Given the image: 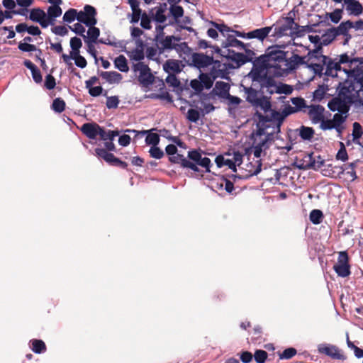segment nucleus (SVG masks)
<instances>
[{
  "label": "nucleus",
  "instance_id": "obj_1",
  "mask_svg": "<svg viewBox=\"0 0 363 363\" xmlns=\"http://www.w3.org/2000/svg\"><path fill=\"white\" fill-rule=\"evenodd\" d=\"M185 24H156L157 33L155 40L162 45V50H175L178 43L186 37L182 33L183 30L196 33L191 27L184 26Z\"/></svg>",
  "mask_w": 363,
  "mask_h": 363
},
{
  "label": "nucleus",
  "instance_id": "obj_2",
  "mask_svg": "<svg viewBox=\"0 0 363 363\" xmlns=\"http://www.w3.org/2000/svg\"><path fill=\"white\" fill-rule=\"evenodd\" d=\"M203 152L201 149H192L188 152L187 159L189 164L186 165V169H190L194 172H199L200 169L198 166L205 168L206 173L211 172L212 162L207 157H202Z\"/></svg>",
  "mask_w": 363,
  "mask_h": 363
},
{
  "label": "nucleus",
  "instance_id": "obj_3",
  "mask_svg": "<svg viewBox=\"0 0 363 363\" xmlns=\"http://www.w3.org/2000/svg\"><path fill=\"white\" fill-rule=\"evenodd\" d=\"M132 69L134 72H139L138 81L143 87L147 88L154 84L156 77L147 65L143 62L133 63Z\"/></svg>",
  "mask_w": 363,
  "mask_h": 363
},
{
  "label": "nucleus",
  "instance_id": "obj_4",
  "mask_svg": "<svg viewBox=\"0 0 363 363\" xmlns=\"http://www.w3.org/2000/svg\"><path fill=\"white\" fill-rule=\"evenodd\" d=\"M286 46V45H281L268 48L266 52L268 61H273L278 63L288 62V59L286 58V52L280 49L285 48Z\"/></svg>",
  "mask_w": 363,
  "mask_h": 363
},
{
  "label": "nucleus",
  "instance_id": "obj_5",
  "mask_svg": "<svg viewBox=\"0 0 363 363\" xmlns=\"http://www.w3.org/2000/svg\"><path fill=\"white\" fill-rule=\"evenodd\" d=\"M335 37L340 35L345 37L343 45L348 43L352 36L349 33L350 28H354L355 30H363V24H339L337 27H332Z\"/></svg>",
  "mask_w": 363,
  "mask_h": 363
},
{
  "label": "nucleus",
  "instance_id": "obj_6",
  "mask_svg": "<svg viewBox=\"0 0 363 363\" xmlns=\"http://www.w3.org/2000/svg\"><path fill=\"white\" fill-rule=\"evenodd\" d=\"M96 9L91 5H85L84 11L78 12V23H97Z\"/></svg>",
  "mask_w": 363,
  "mask_h": 363
},
{
  "label": "nucleus",
  "instance_id": "obj_7",
  "mask_svg": "<svg viewBox=\"0 0 363 363\" xmlns=\"http://www.w3.org/2000/svg\"><path fill=\"white\" fill-rule=\"evenodd\" d=\"M223 58L230 61L234 65L235 69L240 68L245 64L247 63L248 59L242 52H235L231 49H227L226 55H223Z\"/></svg>",
  "mask_w": 363,
  "mask_h": 363
},
{
  "label": "nucleus",
  "instance_id": "obj_8",
  "mask_svg": "<svg viewBox=\"0 0 363 363\" xmlns=\"http://www.w3.org/2000/svg\"><path fill=\"white\" fill-rule=\"evenodd\" d=\"M191 65L197 69L206 68L211 65L213 56L207 55L201 52H194L192 54Z\"/></svg>",
  "mask_w": 363,
  "mask_h": 363
},
{
  "label": "nucleus",
  "instance_id": "obj_9",
  "mask_svg": "<svg viewBox=\"0 0 363 363\" xmlns=\"http://www.w3.org/2000/svg\"><path fill=\"white\" fill-rule=\"evenodd\" d=\"M101 129L102 126L96 123L92 122L84 123L81 126L80 130L88 138L95 140L97 136H99L100 133H101Z\"/></svg>",
  "mask_w": 363,
  "mask_h": 363
},
{
  "label": "nucleus",
  "instance_id": "obj_10",
  "mask_svg": "<svg viewBox=\"0 0 363 363\" xmlns=\"http://www.w3.org/2000/svg\"><path fill=\"white\" fill-rule=\"evenodd\" d=\"M318 350L321 354L335 359H344V356L340 353L338 348L333 345L323 343L318 346Z\"/></svg>",
  "mask_w": 363,
  "mask_h": 363
},
{
  "label": "nucleus",
  "instance_id": "obj_11",
  "mask_svg": "<svg viewBox=\"0 0 363 363\" xmlns=\"http://www.w3.org/2000/svg\"><path fill=\"white\" fill-rule=\"evenodd\" d=\"M136 44L138 46L131 52L127 51L125 45L123 47L122 51L125 52L131 60L142 62L141 61L145 58L143 50L144 44L141 39H138L136 40Z\"/></svg>",
  "mask_w": 363,
  "mask_h": 363
},
{
  "label": "nucleus",
  "instance_id": "obj_12",
  "mask_svg": "<svg viewBox=\"0 0 363 363\" xmlns=\"http://www.w3.org/2000/svg\"><path fill=\"white\" fill-rule=\"evenodd\" d=\"M308 115L311 116V122L317 124L324 120L325 108L320 104H311L308 106Z\"/></svg>",
  "mask_w": 363,
  "mask_h": 363
},
{
  "label": "nucleus",
  "instance_id": "obj_13",
  "mask_svg": "<svg viewBox=\"0 0 363 363\" xmlns=\"http://www.w3.org/2000/svg\"><path fill=\"white\" fill-rule=\"evenodd\" d=\"M275 24H272V26H265L260 28H257L251 31L247 32V37L249 39H257L261 41L264 40L268 35L271 34L273 26Z\"/></svg>",
  "mask_w": 363,
  "mask_h": 363
},
{
  "label": "nucleus",
  "instance_id": "obj_14",
  "mask_svg": "<svg viewBox=\"0 0 363 363\" xmlns=\"http://www.w3.org/2000/svg\"><path fill=\"white\" fill-rule=\"evenodd\" d=\"M230 86L228 83L223 81H217L211 94L220 99H224L230 93Z\"/></svg>",
  "mask_w": 363,
  "mask_h": 363
},
{
  "label": "nucleus",
  "instance_id": "obj_15",
  "mask_svg": "<svg viewBox=\"0 0 363 363\" xmlns=\"http://www.w3.org/2000/svg\"><path fill=\"white\" fill-rule=\"evenodd\" d=\"M226 39L221 43V47L224 49H230L229 48H235L239 50L245 48V44L241 40H238L233 34H225Z\"/></svg>",
  "mask_w": 363,
  "mask_h": 363
},
{
  "label": "nucleus",
  "instance_id": "obj_16",
  "mask_svg": "<svg viewBox=\"0 0 363 363\" xmlns=\"http://www.w3.org/2000/svg\"><path fill=\"white\" fill-rule=\"evenodd\" d=\"M163 70L168 74L180 73L182 71L181 61L173 59L167 60L163 65Z\"/></svg>",
  "mask_w": 363,
  "mask_h": 363
},
{
  "label": "nucleus",
  "instance_id": "obj_17",
  "mask_svg": "<svg viewBox=\"0 0 363 363\" xmlns=\"http://www.w3.org/2000/svg\"><path fill=\"white\" fill-rule=\"evenodd\" d=\"M294 24H281L279 27H273L272 31L269 35L270 37L275 38H280L284 36H288L291 38V33L292 32V27Z\"/></svg>",
  "mask_w": 363,
  "mask_h": 363
},
{
  "label": "nucleus",
  "instance_id": "obj_18",
  "mask_svg": "<svg viewBox=\"0 0 363 363\" xmlns=\"http://www.w3.org/2000/svg\"><path fill=\"white\" fill-rule=\"evenodd\" d=\"M97 73L102 79L111 84H118L123 79V76L116 71H101L98 69Z\"/></svg>",
  "mask_w": 363,
  "mask_h": 363
},
{
  "label": "nucleus",
  "instance_id": "obj_19",
  "mask_svg": "<svg viewBox=\"0 0 363 363\" xmlns=\"http://www.w3.org/2000/svg\"><path fill=\"white\" fill-rule=\"evenodd\" d=\"M167 10V3L160 4L158 6H156L151 10L152 16L156 23H164L167 19V16L164 13Z\"/></svg>",
  "mask_w": 363,
  "mask_h": 363
},
{
  "label": "nucleus",
  "instance_id": "obj_20",
  "mask_svg": "<svg viewBox=\"0 0 363 363\" xmlns=\"http://www.w3.org/2000/svg\"><path fill=\"white\" fill-rule=\"evenodd\" d=\"M344 6L350 14L359 16L363 11L362 4L357 0H345Z\"/></svg>",
  "mask_w": 363,
  "mask_h": 363
},
{
  "label": "nucleus",
  "instance_id": "obj_21",
  "mask_svg": "<svg viewBox=\"0 0 363 363\" xmlns=\"http://www.w3.org/2000/svg\"><path fill=\"white\" fill-rule=\"evenodd\" d=\"M95 155L100 158H102L108 164L114 166L118 157H116L113 153L107 152L104 148L96 147L94 150Z\"/></svg>",
  "mask_w": 363,
  "mask_h": 363
},
{
  "label": "nucleus",
  "instance_id": "obj_22",
  "mask_svg": "<svg viewBox=\"0 0 363 363\" xmlns=\"http://www.w3.org/2000/svg\"><path fill=\"white\" fill-rule=\"evenodd\" d=\"M156 129L155 128H152L150 130H143L141 132H138V133H140L141 136L146 135L145 143L147 145L155 146L157 145L160 143V135L152 133Z\"/></svg>",
  "mask_w": 363,
  "mask_h": 363
},
{
  "label": "nucleus",
  "instance_id": "obj_23",
  "mask_svg": "<svg viewBox=\"0 0 363 363\" xmlns=\"http://www.w3.org/2000/svg\"><path fill=\"white\" fill-rule=\"evenodd\" d=\"M322 62H323V67H325L324 72L325 77H331L333 78L337 77V73L335 72V60L327 56L323 57Z\"/></svg>",
  "mask_w": 363,
  "mask_h": 363
},
{
  "label": "nucleus",
  "instance_id": "obj_24",
  "mask_svg": "<svg viewBox=\"0 0 363 363\" xmlns=\"http://www.w3.org/2000/svg\"><path fill=\"white\" fill-rule=\"evenodd\" d=\"M213 26H216L217 29L219 30V32L225 37V33H233V35L236 37H240L242 38L249 39L247 34V33H245L242 31L235 30L230 29L229 27L227 26V24H212Z\"/></svg>",
  "mask_w": 363,
  "mask_h": 363
},
{
  "label": "nucleus",
  "instance_id": "obj_25",
  "mask_svg": "<svg viewBox=\"0 0 363 363\" xmlns=\"http://www.w3.org/2000/svg\"><path fill=\"white\" fill-rule=\"evenodd\" d=\"M267 74V72L264 71V69L261 67H255L251 69L247 77L250 78L253 82V85H255V83L257 82L259 84Z\"/></svg>",
  "mask_w": 363,
  "mask_h": 363
},
{
  "label": "nucleus",
  "instance_id": "obj_26",
  "mask_svg": "<svg viewBox=\"0 0 363 363\" xmlns=\"http://www.w3.org/2000/svg\"><path fill=\"white\" fill-rule=\"evenodd\" d=\"M132 10L130 23H138L140 16L143 13L142 10L140 9V2L138 0H128Z\"/></svg>",
  "mask_w": 363,
  "mask_h": 363
},
{
  "label": "nucleus",
  "instance_id": "obj_27",
  "mask_svg": "<svg viewBox=\"0 0 363 363\" xmlns=\"http://www.w3.org/2000/svg\"><path fill=\"white\" fill-rule=\"evenodd\" d=\"M296 132H298L299 137L305 141H311L315 134V130L312 127L303 125L296 129Z\"/></svg>",
  "mask_w": 363,
  "mask_h": 363
},
{
  "label": "nucleus",
  "instance_id": "obj_28",
  "mask_svg": "<svg viewBox=\"0 0 363 363\" xmlns=\"http://www.w3.org/2000/svg\"><path fill=\"white\" fill-rule=\"evenodd\" d=\"M174 50L178 53L179 56L184 60L186 57L190 56L192 57V54L194 53L192 49L189 47L186 42L178 43Z\"/></svg>",
  "mask_w": 363,
  "mask_h": 363
},
{
  "label": "nucleus",
  "instance_id": "obj_29",
  "mask_svg": "<svg viewBox=\"0 0 363 363\" xmlns=\"http://www.w3.org/2000/svg\"><path fill=\"white\" fill-rule=\"evenodd\" d=\"M29 19L35 23H48L46 13L40 9H33L30 12Z\"/></svg>",
  "mask_w": 363,
  "mask_h": 363
},
{
  "label": "nucleus",
  "instance_id": "obj_30",
  "mask_svg": "<svg viewBox=\"0 0 363 363\" xmlns=\"http://www.w3.org/2000/svg\"><path fill=\"white\" fill-rule=\"evenodd\" d=\"M29 347L35 354H42L46 351L45 343L40 339H32L29 342Z\"/></svg>",
  "mask_w": 363,
  "mask_h": 363
},
{
  "label": "nucleus",
  "instance_id": "obj_31",
  "mask_svg": "<svg viewBox=\"0 0 363 363\" xmlns=\"http://www.w3.org/2000/svg\"><path fill=\"white\" fill-rule=\"evenodd\" d=\"M114 67L122 72H128L129 71V67L128 60L123 55H120L116 57L113 60Z\"/></svg>",
  "mask_w": 363,
  "mask_h": 363
},
{
  "label": "nucleus",
  "instance_id": "obj_32",
  "mask_svg": "<svg viewBox=\"0 0 363 363\" xmlns=\"http://www.w3.org/2000/svg\"><path fill=\"white\" fill-rule=\"evenodd\" d=\"M270 99V96H264L263 94L262 96H260L259 100L258 101L257 105L255 106V107H259L264 113L272 112L273 109H272V103Z\"/></svg>",
  "mask_w": 363,
  "mask_h": 363
},
{
  "label": "nucleus",
  "instance_id": "obj_33",
  "mask_svg": "<svg viewBox=\"0 0 363 363\" xmlns=\"http://www.w3.org/2000/svg\"><path fill=\"white\" fill-rule=\"evenodd\" d=\"M145 98L150 99L165 100L168 103L173 102V97L167 91H160L159 94L151 93L149 94H146L145 95Z\"/></svg>",
  "mask_w": 363,
  "mask_h": 363
},
{
  "label": "nucleus",
  "instance_id": "obj_34",
  "mask_svg": "<svg viewBox=\"0 0 363 363\" xmlns=\"http://www.w3.org/2000/svg\"><path fill=\"white\" fill-rule=\"evenodd\" d=\"M166 83L169 86L172 87L175 91H182L184 87L181 84V82L176 77V74H169L165 79Z\"/></svg>",
  "mask_w": 363,
  "mask_h": 363
},
{
  "label": "nucleus",
  "instance_id": "obj_35",
  "mask_svg": "<svg viewBox=\"0 0 363 363\" xmlns=\"http://www.w3.org/2000/svg\"><path fill=\"white\" fill-rule=\"evenodd\" d=\"M99 137L101 140L106 141H113L116 136H118L121 131L118 130H106L104 127L101 130Z\"/></svg>",
  "mask_w": 363,
  "mask_h": 363
},
{
  "label": "nucleus",
  "instance_id": "obj_36",
  "mask_svg": "<svg viewBox=\"0 0 363 363\" xmlns=\"http://www.w3.org/2000/svg\"><path fill=\"white\" fill-rule=\"evenodd\" d=\"M255 116H256L259 122L267 124V123L274 122L276 119H277V111L272 110V112H270V116L264 115L259 111H257L255 113Z\"/></svg>",
  "mask_w": 363,
  "mask_h": 363
},
{
  "label": "nucleus",
  "instance_id": "obj_37",
  "mask_svg": "<svg viewBox=\"0 0 363 363\" xmlns=\"http://www.w3.org/2000/svg\"><path fill=\"white\" fill-rule=\"evenodd\" d=\"M62 9L58 5L50 6L48 9V13L46 14L47 22L53 23L55 18L62 15Z\"/></svg>",
  "mask_w": 363,
  "mask_h": 363
},
{
  "label": "nucleus",
  "instance_id": "obj_38",
  "mask_svg": "<svg viewBox=\"0 0 363 363\" xmlns=\"http://www.w3.org/2000/svg\"><path fill=\"white\" fill-rule=\"evenodd\" d=\"M264 91L257 90L255 89H252L250 92L247 94V95L245 97V100L247 102L250 104L252 106L255 107V105H257L258 101L260 99V96L263 95Z\"/></svg>",
  "mask_w": 363,
  "mask_h": 363
},
{
  "label": "nucleus",
  "instance_id": "obj_39",
  "mask_svg": "<svg viewBox=\"0 0 363 363\" xmlns=\"http://www.w3.org/2000/svg\"><path fill=\"white\" fill-rule=\"evenodd\" d=\"M96 24H84L86 27H88L86 40L88 42L96 43L100 35L99 28L95 27Z\"/></svg>",
  "mask_w": 363,
  "mask_h": 363
},
{
  "label": "nucleus",
  "instance_id": "obj_40",
  "mask_svg": "<svg viewBox=\"0 0 363 363\" xmlns=\"http://www.w3.org/2000/svg\"><path fill=\"white\" fill-rule=\"evenodd\" d=\"M328 90L329 86L328 84H322L318 85V88L313 92V99L318 102L321 101Z\"/></svg>",
  "mask_w": 363,
  "mask_h": 363
},
{
  "label": "nucleus",
  "instance_id": "obj_41",
  "mask_svg": "<svg viewBox=\"0 0 363 363\" xmlns=\"http://www.w3.org/2000/svg\"><path fill=\"white\" fill-rule=\"evenodd\" d=\"M334 271L342 278L348 277L351 274L350 264H335L333 266Z\"/></svg>",
  "mask_w": 363,
  "mask_h": 363
},
{
  "label": "nucleus",
  "instance_id": "obj_42",
  "mask_svg": "<svg viewBox=\"0 0 363 363\" xmlns=\"http://www.w3.org/2000/svg\"><path fill=\"white\" fill-rule=\"evenodd\" d=\"M235 67L233 63L230 62H224L223 64V67L218 69V78H220L225 80H230V77L229 76V70L234 69Z\"/></svg>",
  "mask_w": 363,
  "mask_h": 363
},
{
  "label": "nucleus",
  "instance_id": "obj_43",
  "mask_svg": "<svg viewBox=\"0 0 363 363\" xmlns=\"http://www.w3.org/2000/svg\"><path fill=\"white\" fill-rule=\"evenodd\" d=\"M169 161L172 164H178L184 168L186 169V165L189 164L187 158L184 157L183 155L177 153L176 155H169Z\"/></svg>",
  "mask_w": 363,
  "mask_h": 363
},
{
  "label": "nucleus",
  "instance_id": "obj_44",
  "mask_svg": "<svg viewBox=\"0 0 363 363\" xmlns=\"http://www.w3.org/2000/svg\"><path fill=\"white\" fill-rule=\"evenodd\" d=\"M321 38L324 46H328L336 38L333 28L321 30Z\"/></svg>",
  "mask_w": 363,
  "mask_h": 363
},
{
  "label": "nucleus",
  "instance_id": "obj_45",
  "mask_svg": "<svg viewBox=\"0 0 363 363\" xmlns=\"http://www.w3.org/2000/svg\"><path fill=\"white\" fill-rule=\"evenodd\" d=\"M291 33V39L288 42L287 45H290L297 38H301L305 35L306 30L303 29V26L300 24H294L292 27V32Z\"/></svg>",
  "mask_w": 363,
  "mask_h": 363
},
{
  "label": "nucleus",
  "instance_id": "obj_46",
  "mask_svg": "<svg viewBox=\"0 0 363 363\" xmlns=\"http://www.w3.org/2000/svg\"><path fill=\"white\" fill-rule=\"evenodd\" d=\"M306 57H302L297 54H294L289 60H288V62L286 63L287 65L289 64L290 68L291 69H296L300 65H304L306 66L308 62L305 61Z\"/></svg>",
  "mask_w": 363,
  "mask_h": 363
},
{
  "label": "nucleus",
  "instance_id": "obj_47",
  "mask_svg": "<svg viewBox=\"0 0 363 363\" xmlns=\"http://www.w3.org/2000/svg\"><path fill=\"white\" fill-rule=\"evenodd\" d=\"M256 130L251 133L250 138L251 140H255V136L262 137L267 134L266 130L270 128V125L268 124H264L260 122L257 123L256 124Z\"/></svg>",
  "mask_w": 363,
  "mask_h": 363
},
{
  "label": "nucleus",
  "instance_id": "obj_48",
  "mask_svg": "<svg viewBox=\"0 0 363 363\" xmlns=\"http://www.w3.org/2000/svg\"><path fill=\"white\" fill-rule=\"evenodd\" d=\"M341 64H353L355 62H359L360 65H363V57H352L347 53H343L340 55V59L338 60Z\"/></svg>",
  "mask_w": 363,
  "mask_h": 363
},
{
  "label": "nucleus",
  "instance_id": "obj_49",
  "mask_svg": "<svg viewBox=\"0 0 363 363\" xmlns=\"http://www.w3.org/2000/svg\"><path fill=\"white\" fill-rule=\"evenodd\" d=\"M260 86V90L263 91L264 89L267 88H273V86H276L277 82L274 79V76L267 74L263 79L259 83Z\"/></svg>",
  "mask_w": 363,
  "mask_h": 363
},
{
  "label": "nucleus",
  "instance_id": "obj_50",
  "mask_svg": "<svg viewBox=\"0 0 363 363\" xmlns=\"http://www.w3.org/2000/svg\"><path fill=\"white\" fill-rule=\"evenodd\" d=\"M169 13L176 21V23H179L177 20L183 16L184 9L181 6L172 4L169 9Z\"/></svg>",
  "mask_w": 363,
  "mask_h": 363
},
{
  "label": "nucleus",
  "instance_id": "obj_51",
  "mask_svg": "<svg viewBox=\"0 0 363 363\" xmlns=\"http://www.w3.org/2000/svg\"><path fill=\"white\" fill-rule=\"evenodd\" d=\"M199 79H200L202 86H203V89H210L214 83V79H212L211 76L208 75L207 72H201L199 75Z\"/></svg>",
  "mask_w": 363,
  "mask_h": 363
},
{
  "label": "nucleus",
  "instance_id": "obj_52",
  "mask_svg": "<svg viewBox=\"0 0 363 363\" xmlns=\"http://www.w3.org/2000/svg\"><path fill=\"white\" fill-rule=\"evenodd\" d=\"M291 102L294 105V107L296 112L301 111L303 108L309 106H307L306 100L301 96L291 98Z\"/></svg>",
  "mask_w": 363,
  "mask_h": 363
},
{
  "label": "nucleus",
  "instance_id": "obj_53",
  "mask_svg": "<svg viewBox=\"0 0 363 363\" xmlns=\"http://www.w3.org/2000/svg\"><path fill=\"white\" fill-rule=\"evenodd\" d=\"M323 218V213L321 210L313 209L309 215L310 221L314 225L320 224Z\"/></svg>",
  "mask_w": 363,
  "mask_h": 363
},
{
  "label": "nucleus",
  "instance_id": "obj_54",
  "mask_svg": "<svg viewBox=\"0 0 363 363\" xmlns=\"http://www.w3.org/2000/svg\"><path fill=\"white\" fill-rule=\"evenodd\" d=\"M353 130H352V137L353 142L354 143L359 144V140L362 138L363 135V130L362 125L358 122H354L352 125Z\"/></svg>",
  "mask_w": 363,
  "mask_h": 363
},
{
  "label": "nucleus",
  "instance_id": "obj_55",
  "mask_svg": "<svg viewBox=\"0 0 363 363\" xmlns=\"http://www.w3.org/2000/svg\"><path fill=\"white\" fill-rule=\"evenodd\" d=\"M306 67L310 69L315 75L322 77L324 75L323 72V62L322 64L320 63H308L306 64Z\"/></svg>",
  "mask_w": 363,
  "mask_h": 363
},
{
  "label": "nucleus",
  "instance_id": "obj_56",
  "mask_svg": "<svg viewBox=\"0 0 363 363\" xmlns=\"http://www.w3.org/2000/svg\"><path fill=\"white\" fill-rule=\"evenodd\" d=\"M66 104L65 101L58 97L53 100L52 104L51 105L52 109L55 112L60 113L63 112L65 109Z\"/></svg>",
  "mask_w": 363,
  "mask_h": 363
},
{
  "label": "nucleus",
  "instance_id": "obj_57",
  "mask_svg": "<svg viewBox=\"0 0 363 363\" xmlns=\"http://www.w3.org/2000/svg\"><path fill=\"white\" fill-rule=\"evenodd\" d=\"M86 89H88L89 95L92 97H97L101 95L106 96L108 93L107 91L104 90L101 86H91L89 87H86Z\"/></svg>",
  "mask_w": 363,
  "mask_h": 363
},
{
  "label": "nucleus",
  "instance_id": "obj_58",
  "mask_svg": "<svg viewBox=\"0 0 363 363\" xmlns=\"http://www.w3.org/2000/svg\"><path fill=\"white\" fill-rule=\"evenodd\" d=\"M297 353L296 348L290 347L283 350L282 352H279L278 356L279 359H290L294 357Z\"/></svg>",
  "mask_w": 363,
  "mask_h": 363
},
{
  "label": "nucleus",
  "instance_id": "obj_59",
  "mask_svg": "<svg viewBox=\"0 0 363 363\" xmlns=\"http://www.w3.org/2000/svg\"><path fill=\"white\" fill-rule=\"evenodd\" d=\"M293 86L291 85L284 84L282 82L277 83V94H284L286 95L291 94L293 92Z\"/></svg>",
  "mask_w": 363,
  "mask_h": 363
},
{
  "label": "nucleus",
  "instance_id": "obj_60",
  "mask_svg": "<svg viewBox=\"0 0 363 363\" xmlns=\"http://www.w3.org/2000/svg\"><path fill=\"white\" fill-rule=\"evenodd\" d=\"M295 113H297L294 108V107L291 106L289 104L285 105L284 109L281 112H279L277 111V116L282 119L283 121H285V119L289 116L291 114H294Z\"/></svg>",
  "mask_w": 363,
  "mask_h": 363
},
{
  "label": "nucleus",
  "instance_id": "obj_61",
  "mask_svg": "<svg viewBox=\"0 0 363 363\" xmlns=\"http://www.w3.org/2000/svg\"><path fill=\"white\" fill-rule=\"evenodd\" d=\"M252 355L256 363H264L268 357V353L260 349L256 350Z\"/></svg>",
  "mask_w": 363,
  "mask_h": 363
},
{
  "label": "nucleus",
  "instance_id": "obj_62",
  "mask_svg": "<svg viewBox=\"0 0 363 363\" xmlns=\"http://www.w3.org/2000/svg\"><path fill=\"white\" fill-rule=\"evenodd\" d=\"M201 118L200 111L196 108H189L187 111L186 119L191 122L196 123Z\"/></svg>",
  "mask_w": 363,
  "mask_h": 363
},
{
  "label": "nucleus",
  "instance_id": "obj_63",
  "mask_svg": "<svg viewBox=\"0 0 363 363\" xmlns=\"http://www.w3.org/2000/svg\"><path fill=\"white\" fill-rule=\"evenodd\" d=\"M78 12L74 9H69L67 10L63 16L64 23H72L75 19L77 20Z\"/></svg>",
  "mask_w": 363,
  "mask_h": 363
},
{
  "label": "nucleus",
  "instance_id": "obj_64",
  "mask_svg": "<svg viewBox=\"0 0 363 363\" xmlns=\"http://www.w3.org/2000/svg\"><path fill=\"white\" fill-rule=\"evenodd\" d=\"M343 104V101L340 99L333 98L328 101V107L331 111L335 112L336 111H339Z\"/></svg>",
  "mask_w": 363,
  "mask_h": 363
}]
</instances>
